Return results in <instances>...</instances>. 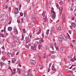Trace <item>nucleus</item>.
Instances as JSON below:
<instances>
[{"mask_svg":"<svg viewBox=\"0 0 76 76\" xmlns=\"http://www.w3.org/2000/svg\"><path fill=\"white\" fill-rule=\"evenodd\" d=\"M42 16L44 18H43L44 21L43 23V24H44V23H45L46 21V20H47V18H46V17L45 16V12H43L42 14Z\"/></svg>","mask_w":76,"mask_h":76,"instance_id":"nucleus-1","label":"nucleus"},{"mask_svg":"<svg viewBox=\"0 0 76 76\" xmlns=\"http://www.w3.org/2000/svg\"><path fill=\"white\" fill-rule=\"evenodd\" d=\"M64 36L63 34H62V35L59 36V39L60 41H62L63 40V38H64V37H63L64 36Z\"/></svg>","mask_w":76,"mask_h":76,"instance_id":"nucleus-2","label":"nucleus"},{"mask_svg":"<svg viewBox=\"0 0 76 76\" xmlns=\"http://www.w3.org/2000/svg\"><path fill=\"white\" fill-rule=\"evenodd\" d=\"M14 34H16V35L18 34V31L17 29V28H15L14 29Z\"/></svg>","mask_w":76,"mask_h":76,"instance_id":"nucleus-3","label":"nucleus"},{"mask_svg":"<svg viewBox=\"0 0 76 76\" xmlns=\"http://www.w3.org/2000/svg\"><path fill=\"white\" fill-rule=\"evenodd\" d=\"M26 47L27 48H29V47H30V46H31V44L29 43V42H26Z\"/></svg>","mask_w":76,"mask_h":76,"instance_id":"nucleus-4","label":"nucleus"},{"mask_svg":"<svg viewBox=\"0 0 76 76\" xmlns=\"http://www.w3.org/2000/svg\"><path fill=\"white\" fill-rule=\"evenodd\" d=\"M15 11L14 14H15V15L18 14V13H19V11H18V8H15Z\"/></svg>","mask_w":76,"mask_h":76,"instance_id":"nucleus-5","label":"nucleus"},{"mask_svg":"<svg viewBox=\"0 0 76 76\" xmlns=\"http://www.w3.org/2000/svg\"><path fill=\"white\" fill-rule=\"evenodd\" d=\"M36 47H37V45H34V46L31 47V49L33 50H36L37 49H36Z\"/></svg>","mask_w":76,"mask_h":76,"instance_id":"nucleus-6","label":"nucleus"},{"mask_svg":"<svg viewBox=\"0 0 76 76\" xmlns=\"http://www.w3.org/2000/svg\"><path fill=\"white\" fill-rule=\"evenodd\" d=\"M26 42H30V41L29 40V39L28 38V37H27L25 38Z\"/></svg>","mask_w":76,"mask_h":76,"instance_id":"nucleus-7","label":"nucleus"},{"mask_svg":"<svg viewBox=\"0 0 76 76\" xmlns=\"http://www.w3.org/2000/svg\"><path fill=\"white\" fill-rule=\"evenodd\" d=\"M54 30H55L54 27V26L52 27L50 31H53L54 33H55L56 32V31H55Z\"/></svg>","mask_w":76,"mask_h":76,"instance_id":"nucleus-8","label":"nucleus"},{"mask_svg":"<svg viewBox=\"0 0 76 76\" xmlns=\"http://www.w3.org/2000/svg\"><path fill=\"white\" fill-rule=\"evenodd\" d=\"M8 29L9 31H11L12 30V27H8Z\"/></svg>","mask_w":76,"mask_h":76,"instance_id":"nucleus-9","label":"nucleus"},{"mask_svg":"<svg viewBox=\"0 0 76 76\" xmlns=\"http://www.w3.org/2000/svg\"><path fill=\"white\" fill-rule=\"evenodd\" d=\"M12 47H16V44L15 42H12Z\"/></svg>","mask_w":76,"mask_h":76,"instance_id":"nucleus-10","label":"nucleus"},{"mask_svg":"<svg viewBox=\"0 0 76 76\" xmlns=\"http://www.w3.org/2000/svg\"><path fill=\"white\" fill-rule=\"evenodd\" d=\"M71 25L73 28H75V27H76V24H75V23H72Z\"/></svg>","mask_w":76,"mask_h":76,"instance_id":"nucleus-11","label":"nucleus"},{"mask_svg":"<svg viewBox=\"0 0 76 76\" xmlns=\"http://www.w3.org/2000/svg\"><path fill=\"white\" fill-rule=\"evenodd\" d=\"M31 63L33 64H35V61L34 60H32L30 61Z\"/></svg>","mask_w":76,"mask_h":76,"instance_id":"nucleus-12","label":"nucleus"},{"mask_svg":"<svg viewBox=\"0 0 76 76\" xmlns=\"http://www.w3.org/2000/svg\"><path fill=\"white\" fill-rule=\"evenodd\" d=\"M52 70L53 71H56V69H55V67L54 66H53L52 67Z\"/></svg>","mask_w":76,"mask_h":76,"instance_id":"nucleus-13","label":"nucleus"},{"mask_svg":"<svg viewBox=\"0 0 76 76\" xmlns=\"http://www.w3.org/2000/svg\"><path fill=\"white\" fill-rule=\"evenodd\" d=\"M16 61V60L15 58H13L12 60V63H15Z\"/></svg>","mask_w":76,"mask_h":76,"instance_id":"nucleus-14","label":"nucleus"},{"mask_svg":"<svg viewBox=\"0 0 76 76\" xmlns=\"http://www.w3.org/2000/svg\"><path fill=\"white\" fill-rule=\"evenodd\" d=\"M15 41L16 42L18 43L19 42V39L18 38H16V39H15Z\"/></svg>","mask_w":76,"mask_h":76,"instance_id":"nucleus-15","label":"nucleus"},{"mask_svg":"<svg viewBox=\"0 0 76 76\" xmlns=\"http://www.w3.org/2000/svg\"><path fill=\"white\" fill-rule=\"evenodd\" d=\"M4 17V14H2L1 15V18H3Z\"/></svg>","mask_w":76,"mask_h":76,"instance_id":"nucleus-16","label":"nucleus"},{"mask_svg":"<svg viewBox=\"0 0 76 76\" xmlns=\"http://www.w3.org/2000/svg\"><path fill=\"white\" fill-rule=\"evenodd\" d=\"M55 45H54V46H55V48H56V50H58V47L57 46V45H56V44L55 43Z\"/></svg>","mask_w":76,"mask_h":76,"instance_id":"nucleus-17","label":"nucleus"},{"mask_svg":"<svg viewBox=\"0 0 76 76\" xmlns=\"http://www.w3.org/2000/svg\"><path fill=\"white\" fill-rule=\"evenodd\" d=\"M62 18L63 19H65L66 18V15L64 14H62Z\"/></svg>","mask_w":76,"mask_h":76,"instance_id":"nucleus-18","label":"nucleus"},{"mask_svg":"<svg viewBox=\"0 0 76 76\" xmlns=\"http://www.w3.org/2000/svg\"><path fill=\"white\" fill-rule=\"evenodd\" d=\"M51 58H56V55H53L51 56Z\"/></svg>","mask_w":76,"mask_h":76,"instance_id":"nucleus-19","label":"nucleus"},{"mask_svg":"<svg viewBox=\"0 0 76 76\" xmlns=\"http://www.w3.org/2000/svg\"><path fill=\"white\" fill-rule=\"evenodd\" d=\"M9 19L10 20V21L9 23H8V24H10V23H11V22H12V19L11 18H10Z\"/></svg>","mask_w":76,"mask_h":76,"instance_id":"nucleus-20","label":"nucleus"},{"mask_svg":"<svg viewBox=\"0 0 76 76\" xmlns=\"http://www.w3.org/2000/svg\"><path fill=\"white\" fill-rule=\"evenodd\" d=\"M49 31H50V30L48 29L46 31V34H47V35H48L49 34Z\"/></svg>","mask_w":76,"mask_h":76,"instance_id":"nucleus-21","label":"nucleus"},{"mask_svg":"<svg viewBox=\"0 0 76 76\" xmlns=\"http://www.w3.org/2000/svg\"><path fill=\"white\" fill-rule=\"evenodd\" d=\"M31 19H32V20H36V19L34 17H32L31 18Z\"/></svg>","mask_w":76,"mask_h":76,"instance_id":"nucleus-22","label":"nucleus"},{"mask_svg":"<svg viewBox=\"0 0 76 76\" xmlns=\"http://www.w3.org/2000/svg\"><path fill=\"white\" fill-rule=\"evenodd\" d=\"M41 29H40L39 32L37 33V35H39V34H40V33H41Z\"/></svg>","mask_w":76,"mask_h":76,"instance_id":"nucleus-23","label":"nucleus"},{"mask_svg":"<svg viewBox=\"0 0 76 76\" xmlns=\"http://www.w3.org/2000/svg\"><path fill=\"white\" fill-rule=\"evenodd\" d=\"M52 17H53V18H56V14H53V15H51Z\"/></svg>","mask_w":76,"mask_h":76,"instance_id":"nucleus-24","label":"nucleus"},{"mask_svg":"<svg viewBox=\"0 0 76 76\" xmlns=\"http://www.w3.org/2000/svg\"><path fill=\"white\" fill-rule=\"evenodd\" d=\"M18 73L19 74H21V72L20 71V69H19L18 68Z\"/></svg>","mask_w":76,"mask_h":76,"instance_id":"nucleus-25","label":"nucleus"},{"mask_svg":"<svg viewBox=\"0 0 76 76\" xmlns=\"http://www.w3.org/2000/svg\"><path fill=\"white\" fill-rule=\"evenodd\" d=\"M14 56H15V53L13 52V54L11 55V56L12 57H14Z\"/></svg>","mask_w":76,"mask_h":76,"instance_id":"nucleus-26","label":"nucleus"},{"mask_svg":"<svg viewBox=\"0 0 76 76\" xmlns=\"http://www.w3.org/2000/svg\"><path fill=\"white\" fill-rule=\"evenodd\" d=\"M23 31L24 34H25L26 33V30L25 28L23 29Z\"/></svg>","mask_w":76,"mask_h":76,"instance_id":"nucleus-27","label":"nucleus"},{"mask_svg":"<svg viewBox=\"0 0 76 76\" xmlns=\"http://www.w3.org/2000/svg\"><path fill=\"white\" fill-rule=\"evenodd\" d=\"M51 13H53V15L56 14L55 12H54V11L53 10H52L51 11Z\"/></svg>","mask_w":76,"mask_h":76,"instance_id":"nucleus-28","label":"nucleus"},{"mask_svg":"<svg viewBox=\"0 0 76 76\" xmlns=\"http://www.w3.org/2000/svg\"><path fill=\"white\" fill-rule=\"evenodd\" d=\"M61 28L60 27H59L57 29L58 31H60V30H61Z\"/></svg>","mask_w":76,"mask_h":76,"instance_id":"nucleus-29","label":"nucleus"},{"mask_svg":"<svg viewBox=\"0 0 76 76\" xmlns=\"http://www.w3.org/2000/svg\"><path fill=\"white\" fill-rule=\"evenodd\" d=\"M7 56H8V57H10V53H9V52H8L7 54Z\"/></svg>","mask_w":76,"mask_h":76,"instance_id":"nucleus-30","label":"nucleus"},{"mask_svg":"<svg viewBox=\"0 0 76 76\" xmlns=\"http://www.w3.org/2000/svg\"><path fill=\"white\" fill-rule=\"evenodd\" d=\"M42 46V45H38V47H39V49H40V48H41Z\"/></svg>","mask_w":76,"mask_h":76,"instance_id":"nucleus-31","label":"nucleus"},{"mask_svg":"<svg viewBox=\"0 0 76 76\" xmlns=\"http://www.w3.org/2000/svg\"><path fill=\"white\" fill-rule=\"evenodd\" d=\"M7 42H10V39H7Z\"/></svg>","mask_w":76,"mask_h":76,"instance_id":"nucleus-32","label":"nucleus"},{"mask_svg":"<svg viewBox=\"0 0 76 76\" xmlns=\"http://www.w3.org/2000/svg\"><path fill=\"white\" fill-rule=\"evenodd\" d=\"M34 13L35 14V15H37V14H38V12L37 11V10H35L34 11Z\"/></svg>","mask_w":76,"mask_h":76,"instance_id":"nucleus-33","label":"nucleus"},{"mask_svg":"<svg viewBox=\"0 0 76 76\" xmlns=\"http://www.w3.org/2000/svg\"><path fill=\"white\" fill-rule=\"evenodd\" d=\"M36 23H35V21H33L32 23V25H36Z\"/></svg>","mask_w":76,"mask_h":76,"instance_id":"nucleus-34","label":"nucleus"},{"mask_svg":"<svg viewBox=\"0 0 76 76\" xmlns=\"http://www.w3.org/2000/svg\"><path fill=\"white\" fill-rule=\"evenodd\" d=\"M63 10V7H61V11H60V14L61 15V12H62V10Z\"/></svg>","mask_w":76,"mask_h":76,"instance_id":"nucleus-35","label":"nucleus"},{"mask_svg":"<svg viewBox=\"0 0 76 76\" xmlns=\"http://www.w3.org/2000/svg\"><path fill=\"white\" fill-rule=\"evenodd\" d=\"M24 39V36H23V35H22V38L21 39V40L22 41Z\"/></svg>","mask_w":76,"mask_h":76,"instance_id":"nucleus-36","label":"nucleus"},{"mask_svg":"<svg viewBox=\"0 0 76 76\" xmlns=\"http://www.w3.org/2000/svg\"><path fill=\"white\" fill-rule=\"evenodd\" d=\"M16 3L17 4V5L19 4V1H16Z\"/></svg>","mask_w":76,"mask_h":76,"instance_id":"nucleus-37","label":"nucleus"},{"mask_svg":"<svg viewBox=\"0 0 76 76\" xmlns=\"http://www.w3.org/2000/svg\"><path fill=\"white\" fill-rule=\"evenodd\" d=\"M13 38L14 39V40H15V39H16V38H16V37H15V36H13Z\"/></svg>","mask_w":76,"mask_h":76,"instance_id":"nucleus-38","label":"nucleus"},{"mask_svg":"<svg viewBox=\"0 0 76 76\" xmlns=\"http://www.w3.org/2000/svg\"><path fill=\"white\" fill-rule=\"evenodd\" d=\"M61 51H63V47H62L60 49Z\"/></svg>","mask_w":76,"mask_h":76,"instance_id":"nucleus-39","label":"nucleus"},{"mask_svg":"<svg viewBox=\"0 0 76 76\" xmlns=\"http://www.w3.org/2000/svg\"><path fill=\"white\" fill-rule=\"evenodd\" d=\"M17 22L18 23H20V20L19 19H18L17 20Z\"/></svg>","mask_w":76,"mask_h":76,"instance_id":"nucleus-40","label":"nucleus"},{"mask_svg":"<svg viewBox=\"0 0 76 76\" xmlns=\"http://www.w3.org/2000/svg\"><path fill=\"white\" fill-rule=\"evenodd\" d=\"M40 70H42L43 69V65H42V67L40 68Z\"/></svg>","mask_w":76,"mask_h":76,"instance_id":"nucleus-41","label":"nucleus"},{"mask_svg":"<svg viewBox=\"0 0 76 76\" xmlns=\"http://www.w3.org/2000/svg\"><path fill=\"white\" fill-rule=\"evenodd\" d=\"M70 61H72V62H74V61H75L74 60H73V59H71L70 60Z\"/></svg>","mask_w":76,"mask_h":76,"instance_id":"nucleus-42","label":"nucleus"},{"mask_svg":"<svg viewBox=\"0 0 76 76\" xmlns=\"http://www.w3.org/2000/svg\"><path fill=\"white\" fill-rule=\"evenodd\" d=\"M20 15L21 16H23V14L22 12H20Z\"/></svg>","mask_w":76,"mask_h":76,"instance_id":"nucleus-43","label":"nucleus"},{"mask_svg":"<svg viewBox=\"0 0 76 76\" xmlns=\"http://www.w3.org/2000/svg\"><path fill=\"white\" fill-rule=\"evenodd\" d=\"M50 46L51 48H52L53 50H54V47H53V45H51Z\"/></svg>","mask_w":76,"mask_h":76,"instance_id":"nucleus-44","label":"nucleus"},{"mask_svg":"<svg viewBox=\"0 0 76 76\" xmlns=\"http://www.w3.org/2000/svg\"><path fill=\"white\" fill-rule=\"evenodd\" d=\"M56 5L57 8L59 7V6H58V4H56Z\"/></svg>","mask_w":76,"mask_h":76,"instance_id":"nucleus-45","label":"nucleus"},{"mask_svg":"<svg viewBox=\"0 0 76 76\" xmlns=\"http://www.w3.org/2000/svg\"><path fill=\"white\" fill-rule=\"evenodd\" d=\"M24 17H26V12H25L24 14Z\"/></svg>","mask_w":76,"mask_h":76,"instance_id":"nucleus-46","label":"nucleus"},{"mask_svg":"<svg viewBox=\"0 0 76 76\" xmlns=\"http://www.w3.org/2000/svg\"><path fill=\"white\" fill-rule=\"evenodd\" d=\"M42 37H44V33H42Z\"/></svg>","mask_w":76,"mask_h":76,"instance_id":"nucleus-47","label":"nucleus"},{"mask_svg":"<svg viewBox=\"0 0 76 76\" xmlns=\"http://www.w3.org/2000/svg\"><path fill=\"white\" fill-rule=\"evenodd\" d=\"M73 66H74V65H72L71 66V67H69V69H72V67H73Z\"/></svg>","mask_w":76,"mask_h":76,"instance_id":"nucleus-48","label":"nucleus"},{"mask_svg":"<svg viewBox=\"0 0 76 76\" xmlns=\"http://www.w3.org/2000/svg\"><path fill=\"white\" fill-rule=\"evenodd\" d=\"M21 20L22 23H23V19L21 18Z\"/></svg>","mask_w":76,"mask_h":76,"instance_id":"nucleus-49","label":"nucleus"},{"mask_svg":"<svg viewBox=\"0 0 76 76\" xmlns=\"http://www.w3.org/2000/svg\"><path fill=\"white\" fill-rule=\"evenodd\" d=\"M60 4H61V5H62V4H63V2L61 1H60Z\"/></svg>","mask_w":76,"mask_h":76,"instance_id":"nucleus-50","label":"nucleus"},{"mask_svg":"<svg viewBox=\"0 0 76 76\" xmlns=\"http://www.w3.org/2000/svg\"><path fill=\"white\" fill-rule=\"evenodd\" d=\"M11 10V7H9V11H10V10Z\"/></svg>","mask_w":76,"mask_h":76,"instance_id":"nucleus-51","label":"nucleus"},{"mask_svg":"<svg viewBox=\"0 0 76 76\" xmlns=\"http://www.w3.org/2000/svg\"><path fill=\"white\" fill-rule=\"evenodd\" d=\"M72 20H75V17H73L72 18Z\"/></svg>","mask_w":76,"mask_h":76,"instance_id":"nucleus-52","label":"nucleus"},{"mask_svg":"<svg viewBox=\"0 0 76 76\" xmlns=\"http://www.w3.org/2000/svg\"><path fill=\"white\" fill-rule=\"evenodd\" d=\"M27 3H29V1H30V0H26Z\"/></svg>","mask_w":76,"mask_h":76,"instance_id":"nucleus-53","label":"nucleus"},{"mask_svg":"<svg viewBox=\"0 0 76 76\" xmlns=\"http://www.w3.org/2000/svg\"><path fill=\"white\" fill-rule=\"evenodd\" d=\"M41 41L42 42H44V40H43V39H41Z\"/></svg>","mask_w":76,"mask_h":76,"instance_id":"nucleus-54","label":"nucleus"},{"mask_svg":"<svg viewBox=\"0 0 76 76\" xmlns=\"http://www.w3.org/2000/svg\"><path fill=\"white\" fill-rule=\"evenodd\" d=\"M38 57H39V58H41V56H39V55H38Z\"/></svg>","mask_w":76,"mask_h":76,"instance_id":"nucleus-55","label":"nucleus"},{"mask_svg":"<svg viewBox=\"0 0 76 76\" xmlns=\"http://www.w3.org/2000/svg\"><path fill=\"white\" fill-rule=\"evenodd\" d=\"M1 37H3V38H4V35H3V34H2V35L1 36Z\"/></svg>","mask_w":76,"mask_h":76,"instance_id":"nucleus-56","label":"nucleus"},{"mask_svg":"<svg viewBox=\"0 0 76 76\" xmlns=\"http://www.w3.org/2000/svg\"><path fill=\"white\" fill-rule=\"evenodd\" d=\"M53 32V31H51V30H50V34L51 35H52V32Z\"/></svg>","mask_w":76,"mask_h":76,"instance_id":"nucleus-57","label":"nucleus"},{"mask_svg":"<svg viewBox=\"0 0 76 76\" xmlns=\"http://www.w3.org/2000/svg\"><path fill=\"white\" fill-rule=\"evenodd\" d=\"M71 31V30H69V34H71V33L70 32V31Z\"/></svg>","mask_w":76,"mask_h":76,"instance_id":"nucleus-58","label":"nucleus"},{"mask_svg":"<svg viewBox=\"0 0 76 76\" xmlns=\"http://www.w3.org/2000/svg\"><path fill=\"white\" fill-rule=\"evenodd\" d=\"M5 9H7L8 8V7L7 5H6L5 7Z\"/></svg>","mask_w":76,"mask_h":76,"instance_id":"nucleus-59","label":"nucleus"},{"mask_svg":"<svg viewBox=\"0 0 76 76\" xmlns=\"http://www.w3.org/2000/svg\"><path fill=\"white\" fill-rule=\"evenodd\" d=\"M74 60L75 61H76V58H75V57L74 58Z\"/></svg>","mask_w":76,"mask_h":76,"instance_id":"nucleus-60","label":"nucleus"},{"mask_svg":"<svg viewBox=\"0 0 76 76\" xmlns=\"http://www.w3.org/2000/svg\"><path fill=\"white\" fill-rule=\"evenodd\" d=\"M51 64H49V67H51Z\"/></svg>","mask_w":76,"mask_h":76,"instance_id":"nucleus-61","label":"nucleus"},{"mask_svg":"<svg viewBox=\"0 0 76 76\" xmlns=\"http://www.w3.org/2000/svg\"><path fill=\"white\" fill-rule=\"evenodd\" d=\"M2 49H4V46H3L2 47Z\"/></svg>","mask_w":76,"mask_h":76,"instance_id":"nucleus-62","label":"nucleus"},{"mask_svg":"<svg viewBox=\"0 0 76 76\" xmlns=\"http://www.w3.org/2000/svg\"><path fill=\"white\" fill-rule=\"evenodd\" d=\"M45 57H46L45 56H43V58H45Z\"/></svg>","mask_w":76,"mask_h":76,"instance_id":"nucleus-63","label":"nucleus"},{"mask_svg":"<svg viewBox=\"0 0 76 76\" xmlns=\"http://www.w3.org/2000/svg\"><path fill=\"white\" fill-rule=\"evenodd\" d=\"M50 68H48V72H50Z\"/></svg>","mask_w":76,"mask_h":76,"instance_id":"nucleus-64","label":"nucleus"}]
</instances>
